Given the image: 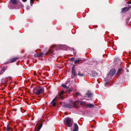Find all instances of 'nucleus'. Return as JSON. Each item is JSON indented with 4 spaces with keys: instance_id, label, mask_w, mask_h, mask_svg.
Segmentation results:
<instances>
[{
    "instance_id": "nucleus-1",
    "label": "nucleus",
    "mask_w": 131,
    "mask_h": 131,
    "mask_svg": "<svg viewBox=\"0 0 131 131\" xmlns=\"http://www.w3.org/2000/svg\"><path fill=\"white\" fill-rule=\"evenodd\" d=\"M73 122V120L70 117L66 118L64 121V124L68 127H71L72 125Z\"/></svg>"
},
{
    "instance_id": "nucleus-2",
    "label": "nucleus",
    "mask_w": 131,
    "mask_h": 131,
    "mask_svg": "<svg viewBox=\"0 0 131 131\" xmlns=\"http://www.w3.org/2000/svg\"><path fill=\"white\" fill-rule=\"evenodd\" d=\"M43 88L37 87L35 88L33 90V92L37 95H39L43 93Z\"/></svg>"
},
{
    "instance_id": "nucleus-3",
    "label": "nucleus",
    "mask_w": 131,
    "mask_h": 131,
    "mask_svg": "<svg viewBox=\"0 0 131 131\" xmlns=\"http://www.w3.org/2000/svg\"><path fill=\"white\" fill-rule=\"evenodd\" d=\"M51 51V50L50 49L48 52L46 53V54H43L42 52H41L38 54H35L34 56L36 57L45 56L46 55L49 54Z\"/></svg>"
},
{
    "instance_id": "nucleus-4",
    "label": "nucleus",
    "mask_w": 131,
    "mask_h": 131,
    "mask_svg": "<svg viewBox=\"0 0 131 131\" xmlns=\"http://www.w3.org/2000/svg\"><path fill=\"white\" fill-rule=\"evenodd\" d=\"M76 105L74 102L73 101H71L69 104L67 105L66 107L69 108L76 107Z\"/></svg>"
},
{
    "instance_id": "nucleus-5",
    "label": "nucleus",
    "mask_w": 131,
    "mask_h": 131,
    "mask_svg": "<svg viewBox=\"0 0 131 131\" xmlns=\"http://www.w3.org/2000/svg\"><path fill=\"white\" fill-rule=\"evenodd\" d=\"M18 1L17 0H10L9 5H12L13 4L16 5V6H17L18 4Z\"/></svg>"
},
{
    "instance_id": "nucleus-6",
    "label": "nucleus",
    "mask_w": 131,
    "mask_h": 131,
    "mask_svg": "<svg viewBox=\"0 0 131 131\" xmlns=\"http://www.w3.org/2000/svg\"><path fill=\"white\" fill-rule=\"evenodd\" d=\"M115 73V69H111L109 72V73L108 74L111 75V76H112L114 75Z\"/></svg>"
},
{
    "instance_id": "nucleus-7",
    "label": "nucleus",
    "mask_w": 131,
    "mask_h": 131,
    "mask_svg": "<svg viewBox=\"0 0 131 131\" xmlns=\"http://www.w3.org/2000/svg\"><path fill=\"white\" fill-rule=\"evenodd\" d=\"M57 98V96H56L51 103V104H52V105L54 106H55L56 105V103L55 101H56Z\"/></svg>"
},
{
    "instance_id": "nucleus-8",
    "label": "nucleus",
    "mask_w": 131,
    "mask_h": 131,
    "mask_svg": "<svg viewBox=\"0 0 131 131\" xmlns=\"http://www.w3.org/2000/svg\"><path fill=\"white\" fill-rule=\"evenodd\" d=\"M75 66H73L72 68V73L74 76H76L77 74L75 71Z\"/></svg>"
},
{
    "instance_id": "nucleus-9",
    "label": "nucleus",
    "mask_w": 131,
    "mask_h": 131,
    "mask_svg": "<svg viewBox=\"0 0 131 131\" xmlns=\"http://www.w3.org/2000/svg\"><path fill=\"white\" fill-rule=\"evenodd\" d=\"M18 59V57H16L14 58L13 59H10L9 62L10 63H13L15 61L17 60Z\"/></svg>"
},
{
    "instance_id": "nucleus-10",
    "label": "nucleus",
    "mask_w": 131,
    "mask_h": 131,
    "mask_svg": "<svg viewBox=\"0 0 131 131\" xmlns=\"http://www.w3.org/2000/svg\"><path fill=\"white\" fill-rule=\"evenodd\" d=\"M64 93V91H62L59 95V96L60 97V99L62 100H63V99L64 97L62 94H63Z\"/></svg>"
},
{
    "instance_id": "nucleus-11",
    "label": "nucleus",
    "mask_w": 131,
    "mask_h": 131,
    "mask_svg": "<svg viewBox=\"0 0 131 131\" xmlns=\"http://www.w3.org/2000/svg\"><path fill=\"white\" fill-rule=\"evenodd\" d=\"M74 128L73 131H78V126L76 124H75L74 125Z\"/></svg>"
},
{
    "instance_id": "nucleus-12",
    "label": "nucleus",
    "mask_w": 131,
    "mask_h": 131,
    "mask_svg": "<svg viewBox=\"0 0 131 131\" xmlns=\"http://www.w3.org/2000/svg\"><path fill=\"white\" fill-rule=\"evenodd\" d=\"M80 60L81 59L79 58L78 59L75 60L74 61V63L75 64L79 63Z\"/></svg>"
},
{
    "instance_id": "nucleus-13",
    "label": "nucleus",
    "mask_w": 131,
    "mask_h": 131,
    "mask_svg": "<svg viewBox=\"0 0 131 131\" xmlns=\"http://www.w3.org/2000/svg\"><path fill=\"white\" fill-rule=\"evenodd\" d=\"M78 103L79 104H80V105H84L85 104V103L84 102H82L81 101H78Z\"/></svg>"
},
{
    "instance_id": "nucleus-14",
    "label": "nucleus",
    "mask_w": 131,
    "mask_h": 131,
    "mask_svg": "<svg viewBox=\"0 0 131 131\" xmlns=\"http://www.w3.org/2000/svg\"><path fill=\"white\" fill-rule=\"evenodd\" d=\"M11 129V128L10 127V125L8 124L7 125V131H8Z\"/></svg>"
},
{
    "instance_id": "nucleus-15",
    "label": "nucleus",
    "mask_w": 131,
    "mask_h": 131,
    "mask_svg": "<svg viewBox=\"0 0 131 131\" xmlns=\"http://www.w3.org/2000/svg\"><path fill=\"white\" fill-rule=\"evenodd\" d=\"M5 69L4 68L1 69L0 71V74H2L5 71Z\"/></svg>"
},
{
    "instance_id": "nucleus-16",
    "label": "nucleus",
    "mask_w": 131,
    "mask_h": 131,
    "mask_svg": "<svg viewBox=\"0 0 131 131\" xmlns=\"http://www.w3.org/2000/svg\"><path fill=\"white\" fill-rule=\"evenodd\" d=\"M88 107H91L94 106V105L93 104H89L87 105Z\"/></svg>"
},
{
    "instance_id": "nucleus-17",
    "label": "nucleus",
    "mask_w": 131,
    "mask_h": 131,
    "mask_svg": "<svg viewBox=\"0 0 131 131\" xmlns=\"http://www.w3.org/2000/svg\"><path fill=\"white\" fill-rule=\"evenodd\" d=\"M62 86L63 87L66 89H67L68 88L66 85L64 84H62Z\"/></svg>"
},
{
    "instance_id": "nucleus-18",
    "label": "nucleus",
    "mask_w": 131,
    "mask_h": 131,
    "mask_svg": "<svg viewBox=\"0 0 131 131\" xmlns=\"http://www.w3.org/2000/svg\"><path fill=\"white\" fill-rule=\"evenodd\" d=\"M86 95L88 96V97H90L92 96V94L91 93H89V92L87 93Z\"/></svg>"
},
{
    "instance_id": "nucleus-19",
    "label": "nucleus",
    "mask_w": 131,
    "mask_h": 131,
    "mask_svg": "<svg viewBox=\"0 0 131 131\" xmlns=\"http://www.w3.org/2000/svg\"><path fill=\"white\" fill-rule=\"evenodd\" d=\"M121 69H119L118 70V71L116 74H118L119 73H120L121 72Z\"/></svg>"
},
{
    "instance_id": "nucleus-20",
    "label": "nucleus",
    "mask_w": 131,
    "mask_h": 131,
    "mask_svg": "<svg viewBox=\"0 0 131 131\" xmlns=\"http://www.w3.org/2000/svg\"><path fill=\"white\" fill-rule=\"evenodd\" d=\"M34 0H30V5L31 6L33 4Z\"/></svg>"
},
{
    "instance_id": "nucleus-21",
    "label": "nucleus",
    "mask_w": 131,
    "mask_h": 131,
    "mask_svg": "<svg viewBox=\"0 0 131 131\" xmlns=\"http://www.w3.org/2000/svg\"><path fill=\"white\" fill-rule=\"evenodd\" d=\"M78 75H80L81 76H84V74H80V73H78Z\"/></svg>"
},
{
    "instance_id": "nucleus-22",
    "label": "nucleus",
    "mask_w": 131,
    "mask_h": 131,
    "mask_svg": "<svg viewBox=\"0 0 131 131\" xmlns=\"http://www.w3.org/2000/svg\"><path fill=\"white\" fill-rule=\"evenodd\" d=\"M75 94H76V95L77 96H78L79 95H80V94L79 93H76Z\"/></svg>"
},
{
    "instance_id": "nucleus-23",
    "label": "nucleus",
    "mask_w": 131,
    "mask_h": 131,
    "mask_svg": "<svg viewBox=\"0 0 131 131\" xmlns=\"http://www.w3.org/2000/svg\"><path fill=\"white\" fill-rule=\"evenodd\" d=\"M74 58H72L70 59V60L72 61H73L74 60Z\"/></svg>"
},
{
    "instance_id": "nucleus-24",
    "label": "nucleus",
    "mask_w": 131,
    "mask_h": 131,
    "mask_svg": "<svg viewBox=\"0 0 131 131\" xmlns=\"http://www.w3.org/2000/svg\"><path fill=\"white\" fill-rule=\"evenodd\" d=\"M126 7H125V8H123L122 9V11H124L125 10V9H126Z\"/></svg>"
},
{
    "instance_id": "nucleus-25",
    "label": "nucleus",
    "mask_w": 131,
    "mask_h": 131,
    "mask_svg": "<svg viewBox=\"0 0 131 131\" xmlns=\"http://www.w3.org/2000/svg\"><path fill=\"white\" fill-rule=\"evenodd\" d=\"M127 4H131V1L130 2H127Z\"/></svg>"
},
{
    "instance_id": "nucleus-26",
    "label": "nucleus",
    "mask_w": 131,
    "mask_h": 131,
    "mask_svg": "<svg viewBox=\"0 0 131 131\" xmlns=\"http://www.w3.org/2000/svg\"><path fill=\"white\" fill-rule=\"evenodd\" d=\"M22 0L24 2H25L27 1V0Z\"/></svg>"
},
{
    "instance_id": "nucleus-27",
    "label": "nucleus",
    "mask_w": 131,
    "mask_h": 131,
    "mask_svg": "<svg viewBox=\"0 0 131 131\" xmlns=\"http://www.w3.org/2000/svg\"><path fill=\"white\" fill-rule=\"evenodd\" d=\"M71 92V90H70L69 91V93Z\"/></svg>"
}]
</instances>
